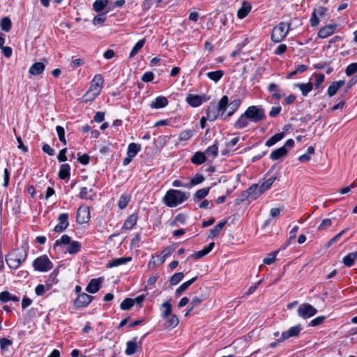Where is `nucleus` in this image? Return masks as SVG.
I'll list each match as a JSON object with an SVG mask.
<instances>
[{
    "label": "nucleus",
    "instance_id": "f257e3e1",
    "mask_svg": "<svg viewBox=\"0 0 357 357\" xmlns=\"http://www.w3.org/2000/svg\"><path fill=\"white\" fill-rule=\"evenodd\" d=\"M28 246L22 245L9 252L6 257V261L9 268H17L27 257Z\"/></svg>",
    "mask_w": 357,
    "mask_h": 357
},
{
    "label": "nucleus",
    "instance_id": "f03ea898",
    "mask_svg": "<svg viewBox=\"0 0 357 357\" xmlns=\"http://www.w3.org/2000/svg\"><path fill=\"white\" fill-rule=\"evenodd\" d=\"M190 197V194L178 190H169L163 197L164 203L169 207H176Z\"/></svg>",
    "mask_w": 357,
    "mask_h": 357
},
{
    "label": "nucleus",
    "instance_id": "7ed1b4c3",
    "mask_svg": "<svg viewBox=\"0 0 357 357\" xmlns=\"http://www.w3.org/2000/svg\"><path fill=\"white\" fill-rule=\"evenodd\" d=\"M103 82V77L100 74L94 76L89 89L84 96L85 101H92L99 95L102 88Z\"/></svg>",
    "mask_w": 357,
    "mask_h": 357
},
{
    "label": "nucleus",
    "instance_id": "20e7f679",
    "mask_svg": "<svg viewBox=\"0 0 357 357\" xmlns=\"http://www.w3.org/2000/svg\"><path fill=\"white\" fill-rule=\"evenodd\" d=\"M289 29L290 23L280 22L278 26L273 29L271 40L274 43H280L286 37Z\"/></svg>",
    "mask_w": 357,
    "mask_h": 357
},
{
    "label": "nucleus",
    "instance_id": "39448f33",
    "mask_svg": "<svg viewBox=\"0 0 357 357\" xmlns=\"http://www.w3.org/2000/svg\"><path fill=\"white\" fill-rule=\"evenodd\" d=\"M245 112V115L250 119L251 122L258 123L266 118L264 109L257 106H250Z\"/></svg>",
    "mask_w": 357,
    "mask_h": 357
},
{
    "label": "nucleus",
    "instance_id": "423d86ee",
    "mask_svg": "<svg viewBox=\"0 0 357 357\" xmlns=\"http://www.w3.org/2000/svg\"><path fill=\"white\" fill-rule=\"evenodd\" d=\"M33 266L36 271L46 272L53 268V264L46 255H42L33 261Z\"/></svg>",
    "mask_w": 357,
    "mask_h": 357
},
{
    "label": "nucleus",
    "instance_id": "0eeeda50",
    "mask_svg": "<svg viewBox=\"0 0 357 357\" xmlns=\"http://www.w3.org/2000/svg\"><path fill=\"white\" fill-rule=\"evenodd\" d=\"M294 146V141L292 139H288L284 146L274 150L270 155L272 160H278L285 156L288 153V149H291Z\"/></svg>",
    "mask_w": 357,
    "mask_h": 357
},
{
    "label": "nucleus",
    "instance_id": "6e6552de",
    "mask_svg": "<svg viewBox=\"0 0 357 357\" xmlns=\"http://www.w3.org/2000/svg\"><path fill=\"white\" fill-rule=\"evenodd\" d=\"M210 99L206 95H195L189 93L186 97V102L189 105L193 107L200 106L203 102L208 101Z\"/></svg>",
    "mask_w": 357,
    "mask_h": 357
},
{
    "label": "nucleus",
    "instance_id": "1a4fd4ad",
    "mask_svg": "<svg viewBox=\"0 0 357 357\" xmlns=\"http://www.w3.org/2000/svg\"><path fill=\"white\" fill-rule=\"evenodd\" d=\"M317 312V309L309 303L301 304L297 310L298 316L303 319H307L314 316Z\"/></svg>",
    "mask_w": 357,
    "mask_h": 357
},
{
    "label": "nucleus",
    "instance_id": "9d476101",
    "mask_svg": "<svg viewBox=\"0 0 357 357\" xmlns=\"http://www.w3.org/2000/svg\"><path fill=\"white\" fill-rule=\"evenodd\" d=\"M76 219L79 224L88 222L90 220L89 207L85 206H80L77 210Z\"/></svg>",
    "mask_w": 357,
    "mask_h": 357
},
{
    "label": "nucleus",
    "instance_id": "9b49d317",
    "mask_svg": "<svg viewBox=\"0 0 357 357\" xmlns=\"http://www.w3.org/2000/svg\"><path fill=\"white\" fill-rule=\"evenodd\" d=\"M93 297L85 293L79 294L74 301L77 308L86 307L93 300Z\"/></svg>",
    "mask_w": 357,
    "mask_h": 357
},
{
    "label": "nucleus",
    "instance_id": "f8f14e48",
    "mask_svg": "<svg viewBox=\"0 0 357 357\" xmlns=\"http://www.w3.org/2000/svg\"><path fill=\"white\" fill-rule=\"evenodd\" d=\"M58 221H59V224L54 227V231L55 232H62L69 225L68 214V213L60 214L58 217Z\"/></svg>",
    "mask_w": 357,
    "mask_h": 357
},
{
    "label": "nucleus",
    "instance_id": "ddd939ff",
    "mask_svg": "<svg viewBox=\"0 0 357 357\" xmlns=\"http://www.w3.org/2000/svg\"><path fill=\"white\" fill-rule=\"evenodd\" d=\"M336 24H328L320 29L318 32V36L321 38H326L333 34L336 30Z\"/></svg>",
    "mask_w": 357,
    "mask_h": 357
},
{
    "label": "nucleus",
    "instance_id": "4468645a",
    "mask_svg": "<svg viewBox=\"0 0 357 357\" xmlns=\"http://www.w3.org/2000/svg\"><path fill=\"white\" fill-rule=\"evenodd\" d=\"M301 330V327L300 324H298L290 328L288 331H284L282 333V340H286L289 337L298 336L300 333Z\"/></svg>",
    "mask_w": 357,
    "mask_h": 357
},
{
    "label": "nucleus",
    "instance_id": "2eb2a0df",
    "mask_svg": "<svg viewBox=\"0 0 357 357\" xmlns=\"http://www.w3.org/2000/svg\"><path fill=\"white\" fill-rule=\"evenodd\" d=\"M102 282L101 278L92 279L88 284L86 291L91 294H95L98 291Z\"/></svg>",
    "mask_w": 357,
    "mask_h": 357
},
{
    "label": "nucleus",
    "instance_id": "dca6fc26",
    "mask_svg": "<svg viewBox=\"0 0 357 357\" xmlns=\"http://www.w3.org/2000/svg\"><path fill=\"white\" fill-rule=\"evenodd\" d=\"M345 82L344 80H339L336 82H333L331 84L328 86L327 93L329 97H333L336 94L337 91L344 86Z\"/></svg>",
    "mask_w": 357,
    "mask_h": 357
},
{
    "label": "nucleus",
    "instance_id": "f3484780",
    "mask_svg": "<svg viewBox=\"0 0 357 357\" xmlns=\"http://www.w3.org/2000/svg\"><path fill=\"white\" fill-rule=\"evenodd\" d=\"M45 69V65L42 62H36L31 66L29 73L34 76L41 75Z\"/></svg>",
    "mask_w": 357,
    "mask_h": 357
},
{
    "label": "nucleus",
    "instance_id": "a211bd4d",
    "mask_svg": "<svg viewBox=\"0 0 357 357\" xmlns=\"http://www.w3.org/2000/svg\"><path fill=\"white\" fill-rule=\"evenodd\" d=\"M250 201L257 199L262 193L257 184H253L247 189Z\"/></svg>",
    "mask_w": 357,
    "mask_h": 357
},
{
    "label": "nucleus",
    "instance_id": "6ab92c4d",
    "mask_svg": "<svg viewBox=\"0 0 357 357\" xmlns=\"http://www.w3.org/2000/svg\"><path fill=\"white\" fill-rule=\"evenodd\" d=\"M251 9H252L251 4L247 1H243L242 3L241 7L239 8V10L237 12V17L239 19H243L248 15V13L251 10Z\"/></svg>",
    "mask_w": 357,
    "mask_h": 357
},
{
    "label": "nucleus",
    "instance_id": "aec40b11",
    "mask_svg": "<svg viewBox=\"0 0 357 357\" xmlns=\"http://www.w3.org/2000/svg\"><path fill=\"white\" fill-rule=\"evenodd\" d=\"M250 122V119L245 115V112H244L239 116L237 121L234 123V127L236 129H243L248 126Z\"/></svg>",
    "mask_w": 357,
    "mask_h": 357
},
{
    "label": "nucleus",
    "instance_id": "412c9836",
    "mask_svg": "<svg viewBox=\"0 0 357 357\" xmlns=\"http://www.w3.org/2000/svg\"><path fill=\"white\" fill-rule=\"evenodd\" d=\"M268 89L269 93L271 94L273 99L279 100L282 98V95L280 93V87L276 84H270L268 87Z\"/></svg>",
    "mask_w": 357,
    "mask_h": 357
},
{
    "label": "nucleus",
    "instance_id": "4be33fe9",
    "mask_svg": "<svg viewBox=\"0 0 357 357\" xmlns=\"http://www.w3.org/2000/svg\"><path fill=\"white\" fill-rule=\"evenodd\" d=\"M206 119L210 121H215L218 116V110L216 109L214 104H210L206 110Z\"/></svg>",
    "mask_w": 357,
    "mask_h": 357
},
{
    "label": "nucleus",
    "instance_id": "5701e85b",
    "mask_svg": "<svg viewBox=\"0 0 357 357\" xmlns=\"http://www.w3.org/2000/svg\"><path fill=\"white\" fill-rule=\"evenodd\" d=\"M168 105V100L165 96L157 97L154 101L151 103V107L155 109L163 108Z\"/></svg>",
    "mask_w": 357,
    "mask_h": 357
},
{
    "label": "nucleus",
    "instance_id": "b1692460",
    "mask_svg": "<svg viewBox=\"0 0 357 357\" xmlns=\"http://www.w3.org/2000/svg\"><path fill=\"white\" fill-rule=\"evenodd\" d=\"M132 258L130 257L116 258L111 260L107 265L108 268L116 267L122 264H125L130 261Z\"/></svg>",
    "mask_w": 357,
    "mask_h": 357
},
{
    "label": "nucleus",
    "instance_id": "393cba45",
    "mask_svg": "<svg viewBox=\"0 0 357 357\" xmlns=\"http://www.w3.org/2000/svg\"><path fill=\"white\" fill-rule=\"evenodd\" d=\"M137 215L136 213L131 214L125 220L123 227L128 230L132 229L137 223Z\"/></svg>",
    "mask_w": 357,
    "mask_h": 357
},
{
    "label": "nucleus",
    "instance_id": "a878e982",
    "mask_svg": "<svg viewBox=\"0 0 357 357\" xmlns=\"http://www.w3.org/2000/svg\"><path fill=\"white\" fill-rule=\"evenodd\" d=\"M137 339V337H134L132 341H128L126 343V349L125 351V353L127 355H132L137 351V349L138 347Z\"/></svg>",
    "mask_w": 357,
    "mask_h": 357
},
{
    "label": "nucleus",
    "instance_id": "bb28decb",
    "mask_svg": "<svg viewBox=\"0 0 357 357\" xmlns=\"http://www.w3.org/2000/svg\"><path fill=\"white\" fill-rule=\"evenodd\" d=\"M18 302L20 301L19 297L11 294L7 291H4L0 293V301L2 303H7L8 301Z\"/></svg>",
    "mask_w": 357,
    "mask_h": 357
},
{
    "label": "nucleus",
    "instance_id": "cd10ccee",
    "mask_svg": "<svg viewBox=\"0 0 357 357\" xmlns=\"http://www.w3.org/2000/svg\"><path fill=\"white\" fill-rule=\"evenodd\" d=\"M357 259V251L350 252L342 259L343 264L347 266L351 267L354 264L355 261Z\"/></svg>",
    "mask_w": 357,
    "mask_h": 357
},
{
    "label": "nucleus",
    "instance_id": "c85d7f7f",
    "mask_svg": "<svg viewBox=\"0 0 357 357\" xmlns=\"http://www.w3.org/2000/svg\"><path fill=\"white\" fill-rule=\"evenodd\" d=\"M70 170V167L68 164H67V163L62 164L60 166V169L59 172V178L63 179V180L69 179Z\"/></svg>",
    "mask_w": 357,
    "mask_h": 357
},
{
    "label": "nucleus",
    "instance_id": "c756f323",
    "mask_svg": "<svg viewBox=\"0 0 357 357\" xmlns=\"http://www.w3.org/2000/svg\"><path fill=\"white\" fill-rule=\"evenodd\" d=\"M141 150V146L139 144L130 143L128 147L127 155L129 158H134Z\"/></svg>",
    "mask_w": 357,
    "mask_h": 357
},
{
    "label": "nucleus",
    "instance_id": "7c9ffc66",
    "mask_svg": "<svg viewBox=\"0 0 357 357\" xmlns=\"http://www.w3.org/2000/svg\"><path fill=\"white\" fill-rule=\"evenodd\" d=\"M227 223V220H224L222 222H219L217 225H215L213 229L210 230V234L208 238H213L216 237L222 231L223 227Z\"/></svg>",
    "mask_w": 357,
    "mask_h": 357
},
{
    "label": "nucleus",
    "instance_id": "2f4dec72",
    "mask_svg": "<svg viewBox=\"0 0 357 357\" xmlns=\"http://www.w3.org/2000/svg\"><path fill=\"white\" fill-rule=\"evenodd\" d=\"M295 86L301 90L303 96H306L312 90L313 84L312 82L298 83L295 84Z\"/></svg>",
    "mask_w": 357,
    "mask_h": 357
},
{
    "label": "nucleus",
    "instance_id": "473e14b6",
    "mask_svg": "<svg viewBox=\"0 0 357 357\" xmlns=\"http://www.w3.org/2000/svg\"><path fill=\"white\" fill-rule=\"evenodd\" d=\"M206 160L205 154L201 151L196 152L191 158V162L195 165H201Z\"/></svg>",
    "mask_w": 357,
    "mask_h": 357
},
{
    "label": "nucleus",
    "instance_id": "72a5a7b5",
    "mask_svg": "<svg viewBox=\"0 0 357 357\" xmlns=\"http://www.w3.org/2000/svg\"><path fill=\"white\" fill-rule=\"evenodd\" d=\"M197 277L195 276L192 279L188 280L187 282L183 283L180 285L177 289L176 290V294L177 296L181 295L183 291H185L193 282H195L197 280Z\"/></svg>",
    "mask_w": 357,
    "mask_h": 357
},
{
    "label": "nucleus",
    "instance_id": "f704fd0d",
    "mask_svg": "<svg viewBox=\"0 0 357 357\" xmlns=\"http://www.w3.org/2000/svg\"><path fill=\"white\" fill-rule=\"evenodd\" d=\"M229 105V98L227 96H223L218 103L217 109L218 112H222V115L226 111Z\"/></svg>",
    "mask_w": 357,
    "mask_h": 357
},
{
    "label": "nucleus",
    "instance_id": "c9c22d12",
    "mask_svg": "<svg viewBox=\"0 0 357 357\" xmlns=\"http://www.w3.org/2000/svg\"><path fill=\"white\" fill-rule=\"evenodd\" d=\"M225 72L222 70H218L216 71L208 72L206 75L212 81L215 82H218L224 75Z\"/></svg>",
    "mask_w": 357,
    "mask_h": 357
},
{
    "label": "nucleus",
    "instance_id": "e433bc0d",
    "mask_svg": "<svg viewBox=\"0 0 357 357\" xmlns=\"http://www.w3.org/2000/svg\"><path fill=\"white\" fill-rule=\"evenodd\" d=\"M284 137V132L276 133L266 142V146H272L278 142L280 141Z\"/></svg>",
    "mask_w": 357,
    "mask_h": 357
},
{
    "label": "nucleus",
    "instance_id": "4c0bfd02",
    "mask_svg": "<svg viewBox=\"0 0 357 357\" xmlns=\"http://www.w3.org/2000/svg\"><path fill=\"white\" fill-rule=\"evenodd\" d=\"M241 104V100L240 99L234 100V101L231 102L228 107L229 108V110L228 113L227 114L226 116H232L234 112L238 109L239 106Z\"/></svg>",
    "mask_w": 357,
    "mask_h": 357
},
{
    "label": "nucleus",
    "instance_id": "58836bf2",
    "mask_svg": "<svg viewBox=\"0 0 357 357\" xmlns=\"http://www.w3.org/2000/svg\"><path fill=\"white\" fill-rule=\"evenodd\" d=\"M107 4V0H96L93 4V10L97 13H100L104 10Z\"/></svg>",
    "mask_w": 357,
    "mask_h": 357
},
{
    "label": "nucleus",
    "instance_id": "ea45409f",
    "mask_svg": "<svg viewBox=\"0 0 357 357\" xmlns=\"http://www.w3.org/2000/svg\"><path fill=\"white\" fill-rule=\"evenodd\" d=\"M209 190H210V188H204L198 190L194 195V200L195 202L199 201V200L202 199L203 198H204L205 197H206L208 195Z\"/></svg>",
    "mask_w": 357,
    "mask_h": 357
},
{
    "label": "nucleus",
    "instance_id": "a19ab883",
    "mask_svg": "<svg viewBox=\"0 0 357 357\" xmlns=\"http://www.w3.org/2000/svg\"><path fill=\"white\" fill-rule=\"evenodd\" d=\"M70 241V237L66 234H64L61 236L60 239L56 241L53 249L56 250L58 247L61 246V245H69Z\"/></svg>",
    "mask_w": 357,
    "mask_h": 357
},
{
    "label": "nucleus",
    "instance_id": "79ce46f5",
    "mask_svg": "<svg viewBox=\"0 0 357 357\" xmlns=\"http://www.w3.org/2000/svg\"><path fill=\"white\" fill-rule=\"evenodd\" d=\"M275 180H276V176H271L269 178H268L266 181L263 182L259 187L261 192H262V193H264L265 191L268 190L271 187V185L273 184V183L275 182Z\"/></svg>",
    "mask_w": 357,
    "mask_h": 357
},
{
    "label": "nucleus",
    "instance_id": "37998d69",
    "mask_svg": "<svg viewBox=\"0 0 357 357\" xmlns=\"http://www.w3.org/2000/svg\"><path fill=\"white\" fill-rule=\"evenodd\" d=\"M81 244L78 241H70L68 248V252L71 255H75L79 252Z\"/></svg>",
    "mask_w": 357,
    "mask_h": 357
},
{
    "label": "nucleus",
    "instance_id": "c03bdc74",
    "mask_svg": "<svg viewBox=\"0 0 357 357\" xmlns=\"http://www.w3.org/2000/svg\"><path fill=\"white\" fill-rule=\"evenodd\" d=\"M145 44V38H143L142 40H139L135 45L132 47L130 53V57H133L135 56L139 51L143 47V46Z\"/></svg>",
    "mask_w": 357,
    "mask_h": 357
},
{
    "label": "nucleus",
    "instance_id": "a18cd8bd",
    "mask_svg": "<svg viewBox=\"0 0 357 357\" xmlns=\"http://www.w3.org/2000/svg\"><path fill=\"white\" fill-rule=\"evenodd\" d=\"M135 304V300L127 298L124 299L120 305V307L122 310H130Z\"/></svg>",
    "mask_w": 357,
    "mask_h": 357
},
{
    "label": "nucleus",
    "instance_id": "49530a36",
    "mask_svg": "<svg viewBox=\"0 0 357 357\" xmlns=\"http://www.w3.org/2000/svg\"><path fill=\"white\" fill-rule=\"evenodd\" d=\"M162 307L165 309V311L162 313V317L163 319H165L172 315V306L169 301L163 303Z\"/></svg>",
    "mask_w": 357,
    "mask_h": 357
},
{
    "label": "nucleus",
    "instance_id": "de8ad7c7",
    "mask_svg": "<svg viewBox=\"0 0 357 357\" xmlns=\"http://www.w3.org/2000/svg\"><path fill=\"white\" fill-rule=\"evenodd\" d=\"M194 135L193 130H185L182 131L179 135V140L180 141H188Z\"/></svg>",
    "mask_w": 357,
    "mask_h": 357
},
{
    "label": "nucleus",
    "instance_id": "09e8293b",
    "mask_svg": "<svg viewBox=\"0 0 357 357\" xmlns=\"http://www.w3.org/2000/svg\"><path fill=\"white\" fill-rule=\"evenodd\" d=\"M130 201V197L128 196V195H123L121 196L119 202H118V206L120 209H123L125 208L129 202Z\"/></svg>",
    "mask_w": 357,
    "mask_h": 357
},
{
    "label": "nucleus",
    "instance_id": "8fccbe9b",
    "mask_svg": "<svg viewBox=\"0 0 357 357\" xmlns=\"http://www.w3.org/2000/svg\"><path fill=\"white\" fill-rule=\"evenodd\" d=\"M12 26V22L10 18L5 17L1 21V29L4 31L8 32Z\"/></svg>",
    "mask_w": 357,
    "mask_h": 357
},
{
    "label": "nucleus",
    "instance_id": "3c124183",
    "mask_svg": "<svg viewBox=\"0 0 357 357\" xmlns=\"http://www.w3.org/2000/svg\"><path fill=\"white\" fill-rule=\"evenodd\" d=\"M169 317V318L167 321V327L174 328L178 324L179 319L178 317L175 314H172Z\"/></svg>",
    "mask_w": 357,
    "mask_h": 357
},
{
    "label": "nucleus",
    "instance_id": "603ef678",
    "mask_svg": "<svg viewBox=\"0 0 357 357\" xmlns=\"http://www.w3.org/2000/svg\"><path fill=\"white\" fill-rule=\"evenodd\" d=\"M183 277L184 274L181 272L174 273L170 278V284L172 285H176L183 280Z\"/></svg>",
    "mask_w": 357,
    "mask_h": 357
},
{
    "label": "nucleus",
    "instance_id": "864d4df0",
    "mask_svg": "<svg viewBox=\"0 0 357 357\" xmlns=\"http://www.w3.org/2000/svg\"><path fill=\"white\" fill-rule=\"evenodd\" d=\"M56 131L57 132L59 139L60 142H61L64 145L66 144V140L65 138V130L64 128L61 126H57L56 127Z\"/></svg>",
    "mask_w": 357,
    "mask_h": 357
},
{
    "label": "nucleus",
    "instance_id": "5fc2aeb1",
    "mask_svg": "<svg viewBox=\"0 0 357 357\" xmlns=\"http://www.w3.org/2000/svg\"><path fill=\"white\" fill-rule=\"evenodd\" d=\"M278 253V251H275L270 253L267 257L264 259L263 262L267 265L272 264L275 261Z\"/></svg>",
    "mask_w": 357,
    "mask_h": 357
},
{
    "label": "nucleus",
    "instance_id": "6e6d98bb",
    "mask_svg": "<svg viewBox=\"0 0 357 357\" xmlns=\"http://www.w3.org/2000/svg\"><path fill=\"white\" fill-rule=\"evenodd\" d=\"M357 72V63H352L349 64L345 70V73L347 76H351Z\"/></svg>",
    "mask_w": 357,
    "mask_h": 357
},
{
    "label": "nucleus",
    "instance_id": "4d7b16f0",
    "mask_svg": "<svg viewBox=\"0 0 357 357\" xmlns=\"http://www.w3.org/2000/svg\"><path fill=\"white\" fill-rule=\"evenodd\" d=\"M218 153V148L215 144L208 146L205 153L207 155H211L213 158L216 157Z\"/></svg>",
    "mask_w": 357,
    "mask_h": 357
},
{
    "label": "nucleus",
    "instance_id": "13d9d810",
    "mask_svg": "<svg viewBox=\"0 0 357 357\" xmlns=\"http://www.w3.org/2000/svg\"><path fill=\"white\" fill-rule=\"evenodd\" d=\"M314 77H315L314 86H315V88L318 89L320 88L321 85L324 82L325 76L323 74H315Z\"/></svg>",
    "mask_w": 357,
    "mask_h": 357
},
{
    "label": "nucleus",
    "instance_id": "bf43d9fd",
    "mask_svg": "<svg viewBox=\"0 0 357 357\" xmlns=\"http://www.w3.org/2000/svg\"><path fill=\"white\" fill-rule=\"evenodd\" d=\"M332 225V220L330 218H326L324 219L320 224V225L318 227V229L319 231L325 230L326 229L331 227Z\"/></svg>",
    "mask_w": 357,
    "mask_h": 357
},
{
    "label": "nucleus",
    "instance_id": "052dcab7",
    "mask_svg": "<svg viewBox=\"0 0 357 357\" xmlns=\"http://www.w3.org/2000/svg\"><path fill=\"white\" fill-rule=\"evenodd\" d=\"M106 20L105 15L104 13L100 14L96 16L93 20V24L94 25H100L102 24Z\"/></svg>",
    "mask_w": 357,
    "mask_h": 357
},
{
    "label": "nucleus",
    "instance_id": "680f3d73",
    "mask_svg": "<svg viewBox=\"0 0 357 357\" xmlns=\"http://www.w3.org/2000/svg\"><path fill=\"white\" fill-rule=\"evenodd\" d=\"M175 250L176 247L174 245L167 246L161 252V255H163L165 257L167 258L174 252Z\"/></svg>",
    "mask_w": 357,
    "mask_h": 357
},
{
    "label": "nucleus",
    "instance_id": "e2e57ef3",
    "mask_svg": "<svg viewBox=\"0 0 357 357\" xmlns=\"http://www.w3.org/2000/svg\"><path fill=\"white\" fill-rule=\"evenodd\" d=\"M204 181V177L201 174H196L192 179L190 180V185H195L201 183Z\"/></svg>",
    "mask_w": 357,
    "mask_h": 357
},
{
    "label": "nucleus",
    "instance_id": "0e129e2a",
    "mask_svg": "<svg viewBox=\"0 0 357 357\" xmlns=\"http://www.w3.org/2000/svg\"><path fill=\"white\" fill-rule=\"evenodd\" d=\"M13 342L10 340L3 337L0 340V347L2 350H6V348L12 345Z\"/></svg>",
    "mask_w": 357,
    "mask_h": 357
},
{
    "label": "nucleus",
    "instance_id": "69168bd1",
    "mask_svg": "<svg viewBox=\"0 0 357 357\" xmlns=\"http://www.w3.org/2000/svg\"><path fill=\"white\" fill-rule=\"evenodd\" d=\"M154 79V75L152 72L149 71L144 73L142 77V81L144 82H151Z\"/></svg>",
    "mask_w": 357,
    "mask_h": 357
},
{
    "label": "nucleus",
    "instance_id": "338daca9",
    "mask_svg": "<svg viewBox=\"0 0 357 357\" xmlns=\"http://www.w3.org/2000/svg\"><path fill=\"white\" fill-rule=\"evenodd\" d=\"M77 160L82 165H86L90 161V156L87 154L79 155L78 154Z\"/></svg>",
    "mask_w": 357,
    "mask_h": 357
},
{
    "label": "nucleus",
    "instance_id": "774afa93",
    "mask_svg": "<svg viewBox=\"0 0 357 357\" xmlns=\"http://www.w3.org/2000/svg\"><path fill=\"white\" fill-rule=\"evenodd\" d=\"M325 319H326V317L324 316L317 317L311 321L310 325L312 326H318V325L322 324Z\"/></svg>",
    "mask_w": 357,
    "mask_h": 357
}]
</instances>
